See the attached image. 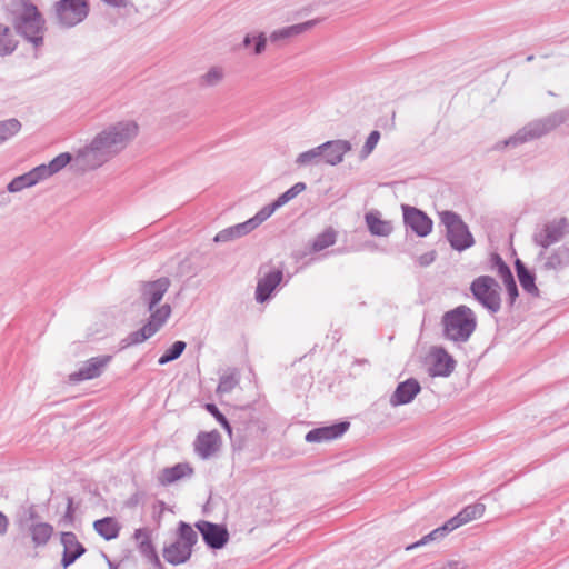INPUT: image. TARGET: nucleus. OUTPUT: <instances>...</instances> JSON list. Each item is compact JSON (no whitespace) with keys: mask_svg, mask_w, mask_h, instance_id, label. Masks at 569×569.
I'll return each mask as SVG.
<instances>
[{"mask_svg":"<svg viewBox=\"0 0 569 569\" xmlns=\"http://www.w3.org/2000/svg\"><path fill=\"white\" fill-rule=\"evenodd\" d=\"M138 133L139 126L132 120L110 124L77 152L74 162L82 170L96 169L124 150Z\"/></svg>","mask_w":569,"mask_h":569,"instance_id":"f257e3e1","label":"nucleus"},{"mask_svg":"<svg viewBox=\"0 0 569 569\" xmlns=\"http://www.w3.org/2000/svg\"><path fill=\"white\" fill-rule=\"evenodd\" d=\"M167 277L154 281L143 282L140 288V303L150 313L148 321L137 331L131 332L126 339V346L139 345L154 336L168 321L172 309L169 303L159 305L170 287Z\"/></svg>","mask_w":569,"mask_h":569,"instance_id":"f03ea898","label":"nucleus"},{"mask_svg":"<svg viewBox=\"0 0 569 569\" xmlns=\"http://www.w3.org/2000/svg\"><path fill=\"white\" fill-rule=\"evenodd\" d=\"M10 21L16 32L38 48L43 44L46 21L29 0H13L9 4Z\"/></svg>","mask_w":569,"mask_h":569,"instance_id":"7ed1b4c3","label":"nucleus"},{"mask_svg":"<svg viewBox=\"0 0 569 569\" xmlns=\"http://www.w3.org/2000/svg\"><path fill=\"white\" fill-rule=\"evenodd\" d=\"M441 325L445 339L455 343H465L477 328V317L471 308L461 305L445 312Z\"/></svg>","mask_w":569,"mask_h":569,"instance_id":"20e7f679","label":"nucleus"},{"mask_svg":"<svg viewBox=\"0 0 569 569\" xmlns=\"http://www.w3.org/2000/svg\"><path fill=\"white\" fill-rule=\"evenodd\" d=\"M569 118V112L566 110H558L545 118L533 120L521 129H519L513 136L499 142L496 148L501 149L506 147H518L528 141L539 139L542 136L555 130L560 124L565 123Z\"/></svg>","mask_w":569,"mask_h":569,"instance_id":"39448f33","label":"nucleus"},{"mask_svg":"<svg viewBox=\"0 0 569 569\" xmlns=\"http://www.w3.org/2000/svg\"><path fill=\"white\" fill-rule=\"evenodd\" d=\"M198 542V533L192 527L180 521L177 530V539L164 546L162 556L167 562L173 566L186 563L192 553V547Z\"/></svg>","mask_w":569,"mask_h":569,"instance_id":"423d86ee","label":"nucleus"},{"mask_svg":"<svg viewBox=\"0 0 569 569\" xmlns=\"http://www.w3.org/2000/svg\"><path fill=\"white\" fill-rule=\"evenodd\" d=\"M440 224L445 227L446 239L451 248L463 251L475 244V239L467 223L455 211L443 210L438 212Z\"/></svg>","mask_w":569,"mask_h":569,"instance_id":"0eeeda50","label":"nucleus"},{"mask_svg":"<svg viewBox=\"0 0 569 569\" xmlns=\"http://www.w3.org/2000/svg\"><path fill=\"white\" fill-rule=\"evenodd\" d=\"M206 409L219 421V423L227 430L232 446L242 449L244 442L253 437L263 432V427L260 426L258 420L250 419L249 422L234 421L230 425L228 419L219 411L218 407L213 403H208Z\"/></svg>","mask_w":569,"mask_h":569,"instance_id":"6e6552de","label":"nucleus"},{"mask_svg":"<svg viewBox=\"0 0 569 569\" xmlns=\"http://www.w3.org/2000/svg\"><path fill=\"white\" fill-rule=\"evenodd\" d=\"M475 299L491 313H497L501 308L500 286L490 276L476 278L470 286Z\"/></svg>","mask_w":569,"mask_h":569,"instance_id":"1a4fd4ad","label":"nucleus"},{"mask_svg":"<svg viewBox=\"0 0 569 569\" xmlns=\"http://www.w3.org/2000/svg\"><path fill=\"white\" fill-rule=\"evenodd\" d=\"M568 231L569 221L565 217L550 220L537 228L533 232L532 241L542 249L538 257L543 258L546 250L552 244L560 242Z\"/></svg>","mask_w":569,"mask_h":569,"instance_id":"9d476101","label":"nucleus"},{"mask_svg":"<svg viewBox=\"0 0 569 569\" xmlns=\"http://www.w3.org/2000/svg\"><path fill=\"white\" fill-rule=\"evenodd\" d=\"M57 21L64 28L82 22L89 14L88 0H59L54 4Z\"/></svg>","mask_w":569,"mask_h":569,"instance_id":"9b49d317","label":"nucleus"},{"mask_svg":"<svg viewBox=\"0 0 569 569\" xmlns=\"http://www.w3.org/2000/svg\"><path fill=\"white\" fill-rule=\"evenodd\" d=\"M111 360L112 356L110 355L92 357L82 362L79 369L69 376V381L76 383L99 378L104 372Z\"/></svg>","mask_w":569,"mask_h":569,"instance_id":"f8f14e48","label":"nucleus"},{"mask_svg":"<svg viewBox=\"0 0 569 569\" xmlns=\"http://www.w3.org/2000/svg\"><path fill=\"white\" fill-rule=\"evenodd\" d=\"M403 222L418 237H427L433 227L432 220L422 210L402 204Z\"/></svg>","mask_w":569,"mask_h":569,"instance_id":"ddd939ff","label":"nucleus"},{"mask_svg":"<svg viewBox=\"0 0 569 569\" xmlns=\"http://www.w3.org/2000/svg\"><path fill=\"white\" fill-rule=\"evenodd\" d=\"M196 528L211 549H221L229 540V532L224 526L200 520L196 523Z\"/></svg>","mask_w":569,"mask_h":569,"instance_id":"4468645a","label":"nucleus"},{"mask_svg":"<svg viewBox=\"0 0 569 569\" xmlns=\"http://www.w3.org/2000/svg\"><path fill=\"white\" fill-rule=\"evenodd\" d=\"M61 545L63 552L61 558V566L63 569L69 568L77 559L86 552L84 546L78 540L76 533L71 531L61 532Z\"/></svg>","mask_w":569,"mask_h":569,"instance_id":"2eb2a0df","label":"nucleus"},{"mask_svg":"<svg viewBox=\"0 0 569 569\" xmlns=\"http://www.w3.org/2000/svg\"><path fill=\"white\" fill-rule=\"evenodd\" d=\"M320 148L325 163L335 167L343 161L345 154L352 149V146L348 140L337 139L326 141L320 144Z\"/></svg>","mask_w":569,"mask_h":569,"instance_id":"dca6fc26","label":"nucleus"},{"mask_svg":"<svg viewBox=\"0 0 569 569\" xmlns=\"http://www.w3.org/2000/svg\"><path fill=\"white\" fill-rule=\"evenodd\" d=\"M420 391L421 386L419 381L415 378H409L398 383L396 390L389 398V403L391 407L408 405Z\"/></svg>","mask_w":569,"mask_h":569,"instance_id":"f3484780","label":"nucleus"},{"mask_svg":"<svg viewBox=\"0 0 569 569\" xmlns=\"http://www.w3.org/2000/svg\"><path fill=\"white\" fill-rule=\"evenodd\" d=\"M221 445V437L217 430L210 432H200L194 441V450L202 459H209L214 456Z\"/></svg>","mask_w":569,"mask_h":569,"instance_id":"a211bd4d","label":"nucleus"},{"mask_svg":"<svg viewBox=\"0 0 569 569\" xmlns=\"http://www.w3.org/2000/svg\"><path fill=\"white\" fill-rule=\"evenodd\" d=\"M431 357L433 362L429 372L432 377H448L455 370V359L442 347L433 348Z\"/></svg>","mask_w":569,"mask_h":569,"instance_id":"6ab92c4d","label":"nucleus"},{"mask_svg":"<svg viewBox=\"0 0 569 569\" xmlns=\"http://www.w3.org/2000/svg\"><path fill=\"white\" fill-rule=\"evenodd\" d=\"M349 422H339L328 427H320L310 430L305 439L307 442H322L342 436L349 428Z\"/></svg>","mask_w":569,"mask_h":569,"instance_id":"aec40b11","label":"nucleus"},{"mask_svg":"<svg viewBox=\"0 0 569 569\" xmlns=\"http://www.w3.org/2000/svg\"><path fill=\"white\" fill-rule=\"evenodd\" d=\"M133 537L138 542L140 553L157 569H162V562L152 545L149 531L144 528L137 529Z\"/></svg>","mask_w":569,"mask_h":569,"instance_id":"412c9836","label":"nucleus"},{"mask_svg":"<svg viewBox=\"0 0 569 569\" xmlns=\"http://www.w3.org/2000/svg\"><path fill=\"white\" fill-rule=\"evenodd\" d=\"M282 278L281 270H272L259 279L256 288V300L260 303L266 302L271 297L273 290L280 284Z\"/></svg>","mask_w":569,"mask_h":569,"instance_id":"4be33fe9","label":"nucleus"},{"mask_svg":"<svg viewBox=\"0 0 569 569\" xmlns=\"http://www.w3.org/2000/svg\"><path fill=\"white\" fill-rule=\"evenodd\" d=\"M318 22H319V20L312 19V20H308L302 23L292 24V26H288V27L281 28V29H277L270 33L269 39L273 43H277L280 41H286L288 39L298 37L301 33L309 31L315 26H317Z\"/></svg>","mask_w":569,"mask_h":569,"instance_id":"5701e85b","label":"nucleus"},{"mask_svg":"<svg viewBox=\"0 0 569 569\" xmlns=\"http://www.w3.org/2000/svg\"><path fill=\"white\" fill-rule=\"evenodd\" d=\"M43 178L41 176V170H38V168H33L27 173H23L21 176L16 177L12 179L8 186L7 190L9 192H19L22 191L26 188H30L36 186L38 182L42 181Z\"/></svg>","mask_w":569,"mask_h":569,"instance_id":"b1692460","label":"nucleus"},{"mask_svg":"<svg viewBox=\"0 0 569 569\" xmlns=\"http://www.w3.org/2000/svg\"><path fill=\"white\" fill-rule=\"evenodd\" d=\"M192 473L193 469L188 463H177L173 467L162 469L158 480L162 486H168L184 477H190Z\"/></svg>","mask_w":569,"mask_h":569,"instance_id":"393cba45","label":"nucleus"},{"mask_svg":"<svg viewBox=\"0 0 569 569\" xmlns=\"http://www.w3.org/2000/svg\"><path fill=\"white\" fill-rule=\"evenodd\" d=\"M486 510L483 503H473L465 507L458 515L449 519V525H452L456 529L462 525H466L475 519L480 518Z\"/></svg>","mask_w":569,"mask_h":569,"instance_id":"a878e982","label":"nucleus"},{"mask_svg":"<svg viewBox=\"0 0 569 569\" xmlns=\"http://www.w3.org/2000/svg\"><path fill=\"white\" fill-rule=\"evenodd\" d=\"M569 266V244L555 249L546 257L543 268L546 270H560Z\"/></svg>","mask_w":569,"mask_h":569,"instance_id":"bb28decb","label":"nucleus"},{"mask_svg":"<svg viewBox=\"0 0 569 569\" xmlns=\"http://www.w3.org/2000/svg\"><path fill=\"white\" fill-rule=\"evenodd\" d=\"M250 232L251 230L248 223L244 221L219 231L213 238V241L217 243H226L244 237Z\"/></svg>","mask_w":569,"mask_h":569,"instance_id":"cd10ccee","label":"nucleus"},{"mask_svg":"<svg viewBox=\"0 0 569 569\" xmlns=\"http://www.w3.org/2000/svg\"><path fill=\"white\" fill-rule=\"evenodd\" d=\"M29 532L34 547H43L51 539L53 527L48 522H37L30 526Z\"/></svg>","mask_w":569,"mask_h":569,"instance_id":"c85d7f7f","label":"nucleus"},{"mask_svg":"<svg viewBox=\"0 0 569 569\" xmlns=\"http://www.w3.org/2000/svg\"><path fill=\"white\" fill-rule=\"evenodd\" d=\"M367 227L371 234L378 237H387L392 232V224L390 221L381 220L378 213L369 212L365 217Z\"/></svg>","mask_w":569,"mask_h":569,"instance_id":"c756f323","label":"nucleus"},{"mask_svg":"<svg viewBox=\"0 0 569 569\" xmlns=\"http://www.w3.org/2000/svg\"><path fill=\"white\" fill-rule=\"evenodd\" d=\"M519 282L525 291L530 295L538 296L539 289L535 283V274L519 259L515 263Z\"/></svg>","mask_w":569,"mask_h":569,"instance_id":"7c9ffc66","label":"nucleus"},{"mask_svg":"<svg viewBox=\"0 0 569 569\" xmlns=\"http://www.w3.org/2000/svg\"><path fill=\"white\" fill-rule=\"evenodd\" d=\"M93 528L98 535L106 540L116 539L119 536L120 526L114 518L106 517L93 522Z\"/></svg>","mask_w":569,"mask_h":569,"instance_id":"2f4dec72","label":"nucleus"},{"mask_svg":"<svg viewBox=\"0 0 569 569\" xmlns=\"http://www.w3.org/2000/svg\"><path fill=\"white\" fill-rule=\"evenodd\" d=\"M72 157L69 152H62L56 158H53L48 164L38 166V170H41V176L44 179H48L52 174L59 172L63 169L70 161Z\"/></svg>","mask_w":569,"mask_h":569,"instance_id":"473e14b6","label":"nucleus"},{"mask_svg":"<svg viewBox=\"0 0 569 569\" xmlns=\"http://www.w3.org/2000/svg\"><path fill=\"white\" fill-rule=\"evenodd\" d=\"M224 78V68L221 66H212L207 70V72L199 77L198 84L201 88H212L220 84Z\"/></svg>","mask_w":569,"mask_h":569,"instance_id":"72a5a7b5","label":"nucleus"},{"mask_svg":"<svg viewBox=\"0 0 569 569\" xmlns=\"http://www.w3.org/2000/svg\"><path fill=\"white\" fill-rule=\"evenodd\" d=\"M456 528L452 525H449V520L446 521L441 527L436 528L430 533L423 536L420 540L415 543H411L406 547V550H412L415 548L425 546L431 541L440 540L446 537L449 532L453 531Z\"/></svg>","mask_w":569,"mask_h":569,"instance_id":"f704fd0d","label":"nucleus"},{"mask_svg":"<svg viewBox=\"0 0 569 569\" xmlns=\"http://www.w3.org/2000/svg\"><path fill=\"white\" fill-rule=\"evenodd\" d=\"M18 46L11 29L8 26L0 23V56L6 57L11 54Z\"/></svg>","mask_w":569,"mask_h":569,"instance_id":"c9c22d12","label":"nucleus"},{"mask_svg":"<svg viewBox=\"0 0 569 569\" xmlns=\"http://www.w3.org/2000/svg\"><path fill=\"white\" fill-rule=\"evenodd\" d=\"M321 160H323L322 151L320 146H317L312 149L299 153L295 160V163L299 168H305L309 166H317L321 162Z\"/></svg>","mask_w":569,"mask_h":569,"instance_id":"e433bc0d","label":"nucleus"},{"mask_svg":"<svg viewBox=\"0 0 569 569\" xmlns=\"http://www.w3.org/2000/svg\"><path fill=\"white\" fill-rule=\"evenodd\" d=\"M337 232L332 228L326 229L322 233L318 234L312 242V251L319 252L333 246L336 242Z\"/></svg>","mask_w":569,"mask_h":569,"instance_id":"4c0bfd02","label":"nucleus"},{"mask_svg":"<svg viewBox=\"0 0 569 569\" xmlns=\"http://www.w3.org/2000/svg\"><path fill=\"white\" fill-rule=\"evenodd\" d=\"M279 209L274 202L264 206L261 208L252 218L247 220L249 228L251 231L257 229L261 223H263L268 218L272 216V213Z\"/></svg>","mask_w":569,"mask_h":569,"instance_id":"58836bf2","label":"nucleus"},{"mask_svg":"<svg viewBox=\"0 0 569 569\" xmlns=\"http://www.w3.org/2000/svg\"><path fill=\"white\" fill-rule=\"evenodd\" d=\"M239 383V376L236 370H231L220 377L217 393H230Z\"/></svg>","mask_w":569,"mask_h":569,"instance_id":"ea45409f","label":"nucleus"},{"mask_svg":"<svg viewBox=\"0 0 569 569\" xmlns=\"http://www.w3.org/2000/svg\"><path fill=\"white\" fill-rule=\"evenodd\" d=\"M187 345L184 341L178 340L173 342L158 359V363L162 366L178 359L184 351Z\"/></svg>","mask_w":569,"mask_h":569,"instance_id":"a19ab883","label":"nucleus"},{"mask_svg":"<svg viewBox=\"0 0 569 569\" xmlns=\"http://www.w3.org/2000/svg\"><path fill=\"white\" fill-rule=\"evenodd\" d=\"M20 129L21 123L17 119L0 121V144L16 136Z\"/></svg>","mask_w":569,"mask_h":569,"instance_id":"79ce46f5","label":"nucleus"},{"mask_svg":"<svg viewBox=\"0 0 569 569\" xmlns=\"http://www.w3.org/2000/svg\"><path fill=\"white\" fill-rule=\"evenodd\" d=\"M307 186L305 182H297L282 194H280L273 202L278 208H281L292 199H295L298 194L306 190Z\"/></svg>","mask_w":569,"mask_h":569,"instance_id":"37998d69","label":"nucleus"},{"mask_svg":"<svg viewBox=\"0 0 569 569\" xmlns=\"http://www.w3.org/2000/svg\"><path fill=\"white\" fill-rule=\"evenodd\" d=\"M379 140H380V132L378 130L371 131L360 151V154H359L360 159L363 160V159L368 158L369 154L377 147Z\"/></svg>","mask_w":569,"mask_h":569,"instance_id":"c03bdc74","label":"nucleus"},{"mask_svg":"<svg viewBox=\"0 0 569 569\" xmlns=\"http://www.w3.org/2000/svg\"><path fill=\"white\" fill-rule=\"evenodd\" d=\"M495 261H496L498 274L502 279L503 282L509 281V280L511 281L512 279H515L508 264L498 254L495 256Z\"/></svg>","mask_w":569,"mask_h":569,"instance_id":"a18cd8bd","label":"nucleus"},{"mask_svg":"<svg viewBox=\"0 0 569 569\" xmlns=\"http://www.w3.org/2000/svg\"><path fill=\"white\" fill-rule=\"evenodd\" d=\"M254 38L251 53L253 56H261L267 49V36L264 32H258Z\"/></svg>","mask_w":569,"mask_h":569,"instance_id":"49530a36","label":"nucleus"},{"mask_svg":"<svg viewBox=\"0 0 569 569\" xmlns=\"http://www.w3.org/2000/svg\"><path fill=\"white\" fill-rule=\"evenodd\" d=\"M505 286H506V289H507V292H508V296H509V299H510V303H513L515 300L517 299L518 297V288H517V283L515 281V279H512L511 281H506L505 282Z\"/></svg>","mask_w":569,"mask_h":569,"instance_id":"de8ad7c7","label":"nucleus"},{"mask_svg":"<svg viewBox=\"0 0 569 569\" xmlns=\"http://www.w3.org/2000/svg\"><path fill=\"white\" fill-rule=\"evenodd\" d=\"M257 33L258 32H249V33H247L243 37L241 43L238 46V48L239 49H249L253 44V42L256 40L254 37L257 36Z\"/></svg>","mask_w":569,"mask_h":569,"instance_id":"09e8293b","label":"nucleus"},{"mask_svg":"<svg viewBox=\"0 0 569 569\" xmlns=\"http://www.w3.org/2000/svg\"><path fill=\"white\" fill-rule=\"evenodd\" d=\"M73 513H74L73 499L71 497H68L67 510H66V513L63 516V519L66 521H68V522H72L73 521Z\"/></svg>","mask_w":569,"mask_h":569,"instance_id":"8fccbe9b","label":"nucleus"},{"mask_svg":"<svg viewBox=\"0 0 569 569\" xmlns=\"http://www.w3.org/2000/svg\"><path fill=\"white\" fill-rule=\"evenodd\" d=\"M9 523L8 517L0 511V536H4L8 532Z\"/></svg>","mask_w":569,"mask_h":569,"instance_id":"3c124183","label":"nucleus"},{"mask_svg":"<svg viewBox=\"0 0 569 569\" xmlns=\"http://www.w3.org/2000/svg\"><path fill=\"white\" fill-rule=\"evenodd\" d=\"M467 565L462 560H449L443 569H466Z\"/></svg>","mask_w":569,"mask_h":569,"instance_id":"603ef678","label":"nucleus"},{"mask_svg":"<svg viewBox=\"0 0 569 569\" xmlns=\"http://www.w3.org/2000/svg\"><path fill=\"white\" fill-rule=\"evenodd\" d=\"M421 266H428L435 260V252L426 253L419 258Z\"/></svg>","mask_w":569,"mask_h":569,"instance_id":"864d4df0","label":"nucleus"},{"mask_svg":"<svg viewBox=\"0 0 569 569\" xmlns=\"http://www.w3.org/2000/svg\"><path fill=\"white\" fill-rule=\"evenodd\" d=\"M103 2L108 3L109 6L122 8L127 7L128 1L127 0H102Z\"/></svg>","mask_w":569,"mask_h":569,"instance_id":"5fc2aeb1","label":"nucleus"},{"mask_svg":"<svg viewBox=\"0 0 569 569\" xmlns=\"http://www.w3.org/2000/svg\"><path fill=\"white\" fill-rule=\"evenodd\" d=\"M37 517V513L34 510H30V519H34Z\"/></svg>","mask_w":569,"mask_h":569,"instance_id":"6e6d98bb","label":"nucleus"},{"mask_svg":"<svg viewBox=\"0 0 569 569\" xmlns=\"http://www.w3.org/2000/svg\"><path fill=\"white\" fill-rule=\"evenodd\" d=\"M108 563H109L110 569H117V567L110 560H108Z\"/></svg>","mask_w":569,"mask_h":569,"instance_id":"4d7b16f0","label":"nucleus"},{"mask_svg":"<svg viewBox=\"0 0 569 569\" xmlns=\"http://www.w3.org/2000/svg\"><path fill=\"white\" fill-rule=\"evenodd\" d=\"M532 59H533V57H532V56H529V57L527 58V60H528V61H531Z\"/></svg>","mask_w":569,"mask_h":569,"instance_id":"13d9d810","label":"nucleus"}]
</instances>
